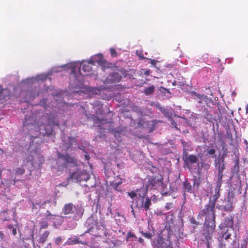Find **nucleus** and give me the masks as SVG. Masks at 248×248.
Instances as JSON below:
<instances>
[{
    "label": "nucleus",
    "instance_id": "obj_1",
    "mask_svg": "<svg viewBox=\"0 0 248 248\" xmlns=\"http://www.w3.org/2000/svg\"><path fill=\"white\" fill-rule=\"evenodd\" d=\"M97 63L101 66L103 70L106 68H109V63L105 60L101 54L95 55L93 59H91L88 63L81 64L79 68V73L83 76L89 75L92 71L90 64L95 65Z\"/></svg>",
    "mask_w": 248,
    "mask_h": 248
},
{
    "label": "nucleus",
    "instance_id": "obj_2",
    "mask_svg": "<svg viewBox=\"0 0 248 248\" xmlns=\"http://www.w3.org/2000/svg\"><path fill=\"white\" fill-rule=\"evenodd\" d=\"M64 215H71V217L74 220H77L81 218L83 213V210L81 206H74L72 203L65 204L62 210Z\"/></svg>",
    "mask_w": 248,
    "mask_h": 248
},
{
    "label": "nucleus",
    "instance_id": "obj_3",
    "mask_svg": "<svg viewBox=\"0 0 248 248\" xmlns=\"http://www.w3.org/2000/svg\"><path fill=\"white\" fill-rule=\"evenodd\" d=\"M204 229L203 234L206 239V248H212V235L216 228V221L204 223Z\"/></svg>",
    "mask_w": 248,
    "mask_h": 248
},
{
    "label": "nucleus",
    "instance_id": "obj_4",
    "mask_svg": "<svg viewBox=\"0 0 248 248\" xmlns=\"http://www.w3.org/2000/svg\"><path fill=\"white\" fill-rule=\"evenodd\" d=\"M215 206L208 203L199 213L198 217H204V223L216 221Z\"/></svg>",
    "mask_w": 248,
    "mask_h": 248
},
{
    "label": "nucleus",
    "instance_id": "obj_5",
    "mask_svg": "<svg viewBox=\"0 0 248 248\" xmlns=\"http://www.w3.org/2000/svg\"><path fill=\"white\" fill-rule=\"evenodd\" d=\"M185 155H183V159L184 161V165L190 170L194 169V164H197L198 165L199 158L198 156L195 155H187L186 151L185 152Z\"/></svg>",
    "mask_w": 248,
    "mask_h": 248
},
{
    "label": "nucleus",
    "instance_id": "obj_6",
    "mask_svg": "<svg viewBox=\"0 0 248 248\" xmlns=\"http://www.w3.org/2000/svg\"><path fill=\"white\" fill-rule=\"evenodd\" d=\"M90 177V174L84 170L75 171L70 175V178L75 182L87 181Z\"/></svg>",
    "mask_w": 248,
    "mask_h": 248
},
{
    "label": "nucleus",
    "instance_id": "obj_7",
    "mask_svg": "<svg viewBox=\"0 0 248 248\" xmlns=\"http://www.w3.org/2000/svg\"><path fill=\"white\" fill-rule=\"evenodd\" d=\"M39 127L40 129L37 131V134L36 135H42L43 136H45V135L49 136L52 135L53 130L50 124L46 125L41 122Z\"/></svg>",
    "mask_w": 248,
    "mask_h": 248
},
{
    "label": "nucleus",
    "instance_id": "obj_8",
    "mask_svg": "<svg viewBox=\"0 0 248 248\" xmlns=\"http://www.w3.org/2000/svg\"><path fill=\"white\" fill-rule=\"evenodd\" d=\"M58 157L62 159L64 162V163L68 166H76L77 165V160L75 157H71L68 154L63 155L60 152L58 153Z\"/></svg>",
    "mask_w": 248,
    "mask_h": 248
},
{
    "label": "nucleus",
    "instance_id": "obj_9",
    "mask_svg": "<svg viewBox=\"0 0 248 248\" xmlns=\"http://www.w3.org/2000/svg\"><path fill=\"white\" fill-rule=\"evenodd\" d=\"M121 79L122 76L119 73L113 72L108 75L105 79V82L108 84L118 83Z\"/></svg>",
    "mask_w": 248,
    "mask_h": 248
},
{
    "label": "nucleus",
    "instance_id": "obj_10",
    "mask_svg": "<svg viewBox=\"0 0 248 248\" xmlns=\"http://www.w3.org/2000/svg\"><path fill=\"white\" fill-rule=\"evenodd\" d=\"M86 116L88 119L92 120L93 121L94 123L93 125L94 126L99 127V128L101 129H104L105 128L100 124L103 125V124L108 123V122H106V120L104 119H99L94 114H86Z\"/></svg>",
    "mask_w": 248,
    "mask_h": 248
},
{
    "label": "nucleus",
    "instance_id": "obj_11",
    "mask_svg": "<svg viewBox=\"0 0 248 248\" xmlns=\"http://www.w3.org/2000/svg\"><path fill=\"white\" fill-rule=\"evenodd\" d=\"M225 169V165L223 163L222 164H219L218 167V173L217 176V188H219L222 183V177L223 176V172Z\"/></svg>",
    "mask_w": 248,
    "mask_h": 248
},
{
    "label": "nucleus",
    "instance_id": "obj_12",
    "mask_svg": "<svg viewBox=\"0 0 248 248\" xmlns=\"http://www.w3.org/2000/svg\"><path fill=\"white\" fill-rule=\"evenodd\" d=\"M141 199V203L140 204H137V206H139V208H143L146 211H147L150 209V206L152 204L151 200L149 197L144 198V196H140Z\"/></svg>",
    "mask_w": 248,
    "mask_h": 248
},
{
    "label": "nucleus",
    "instance_id": "obj_13",
    "mask_svg": "<svg viewBox=\"0 0 248 248\" xmlns=\"http://www.w3.org/2000/svg\"><path fill=\"white\" fill-rule=\"evenodd\" d=\"M148 182L146 185L147 188H155L159 186L160 184L161 183V181L160 179H156L154 176H148Z\"/></svg>",
    "mask_w": 248,
    "mask_h": 248
},
{
    "label": "nucleus",
    "instance_id": "obj_14",
    "mask_svg": "<svg viewBox=\"0 0 248 248\" xmlns=\"http://www.w3.org/2000/svg\"><path fill=\"white\" fill-rule=\"evenodd\" d=\"M156 124V122L155 120L148 121L146 122L143 121L142 122L140 121L138 125L139 126H140L141 125L142 127H144V126H145L147 128L149 129V132H151L154 130L155 126Z\"/></svg>",
    "mask_w": 248,
    "mask_h": 248
},
{
    "label": "nucleus",
    "instance_id": "obj_15",
    "mask_svg": "<svg viewBox=\"0 0 248 248\" xmlns=\"http://www.w3.org/2000/svg\"><path fill=\"white\" fill-rule=\"evenodd\" d=\"M10 92L7 89H2L0 86V103H3L4 100L9 99Z\"/></svg>",
    "mask_w": 248,
    "mask_h": 248
},
{
    "label": "nucleus",
    "instance_id": "obj_16",
    "mask_svg": "<svg viewBox=\"0 0 248 248\" xmlns=\"http://www.w3.org/2000/svg\"><path fill=\"white\" fill-rule=\"evenodd\" d=\"M41 122L42 121L38 122L37 123H35L31 125V128L30 129V132L31 133L34 134V136H32L33 138H37L39 136L36 135V134H37V131L40 129L39 127Z\"/></svg>",
    "mask_w": 248,
    "mask_h": 248
},
{
    "label": "nucleus",
    "instance_id": "obj_17",
    "mask_svg": "<svg viewBox=\"0 0 248 248\" xmlns=\"http://www.w3.org/2000/svg\"><path fill=\"white\" fill-rule=\"evenodd\" d=\"M93 108L97 114H103V104L99 101H96L93 103Z\"/></svg>",
    "mask_w": 248,
    "mask_h": 248
},
{
    "label": "nucleus",
    "instance_id": "obj_18",
    "mask_svg": "<svg viewBox=\"0 0 248 248\" xmlns=\"http://www.w3.org/2000/svg\"><path fill=\"white\" fill-rule=\"evenodd\" d=\"M66 243L68 245H71L76 244H87V242L80 241L78 238L75 237L68 238Z\"/></svg>",
    "mask_w": 248,
    "mask_h": 248
},
{
    "label": "nucleus",
    "instance_id": "obj_19",
    "mask_svg": "<svg viewBox=\"0 0 248 248\" xmlns=\"http://www.w3.org/2000/svg\"><path fill=\"white\" fill-rule=\"evenodd\" d=\"M232 199L230 198H228L226 203L221 206V209L225 211H231L232 209Z\"/></svg>",
    "mask_w": 248,
    "mask_h": 248
},
{
    "label": "nucleus",
    "instance_id": "obj_20",
    "mask_svg": "<svg viewBox=\"0 0 248 248\" xmlns=\"http://www.w3.org/2000/svg\"><path fill=\"white\" fill-rule=\"evenodd\" d=\"M239 157H236L234 160V164L232 168V171L233 173H237L239 171Z\"/></svg>",
    "mask_w": 248,
    "mask_h": 248
},
{
    "label": "nucleus",
    "instance_id": "obj_21",
    "mask_svg": "<svg viewBox=\"0 0 248 248\" xmlns=\"http://www.w3.org/2000/svg\"><path fill=\"white\" fill-rule=\"evenodd\" d=\"M49 235V232L48 231H46L40 236L39 240H38L39 243H41V244L44 243L47 240V238L48 237Z\"/></svg>",
    "mask_w": 248,
    "mask_h": 248
},
{
    "label": "nucleus",
    "instance_id": "obj_22",
    "mask_svg": "<svg viewBox=\"0 0 248 248\" xmlns=\"http://www.w3.org/2000/svg\"><path fill=\"white\" fill-rule=\"evenodd\" d=\"M73 145H78L77 140L74 137H69L68 141L67 143V148H71Z\"/></svg>",
    "mask_w": 248,
    "mask_h": 248
},
{
    "label": "nucleus",
    "instance_id": "obj_23",
    "mask_svg": "<svg viewBox=\"0 0 248 248\" xmlns=\"http://www.w3.org/2000/svg\"><path fill=\"white\" fill-rule=\"evenodd\" d=\"M185 192H187L191 193L192 192V186L189 182L185 181L183 184Z\"/></svg>",
    "mask_w": 248,
    "mask_h": 248
},
{
    "label": "nucleus",
    "instance_id": "obj_24",
    "mask_svg": "<svg viewBox=\"0 0 248 248\" xmlns=\"http://www.w3.org/2000/svg\"><path fill=\"white\" fill-rule=\"evenodd\" d=\"M155 87L152 85L149 87L145 88L144 90V93L146 95H149L153 93L155 91Z\"/></svg>",
    "mask_w": 248,
    "mask_h": 248
},
{
    "label": "nucleus",
    "instance_id": "obj_25",
    "mask_svg": "<svg viewBox=\"0 0 248 248\" xmlns=\"http://www.w3.org/2000/svg\"><path fill=\"white\" fill-rule=\"evenodd\" d=\"M219 194H215L214 195H213L212 199H210L208 203L215 206Z\"/></svg>",
    "mask_w": 248,
    "mask_h": 248
},
{
    "label": "nucleus",
    "instance_id": "obj_26",
    "mask_svg": "<svg viewBox=\"0 0 248 248\" xmlns=\"http://www.w3.org/2000/svg\"><path fill=\"white\" fill-rule=\"evenodd\" d=\"M204 118L208 122H212V115L209 113L208 111L206 110L204 114Z\"/></svg>",
    "mask_w": 248,
    "mask_h": 248
},
{
    "label": "nucleus",
    "instance_id": "obj_27",
    "mask_svg": "<svg viewBox=\"0 0 248 248\" xmlns=\"http://www.w3.org/2000/svg\"><path fill=\"white\" fill-rule=\"evenodd\" d=\"M207 153L208 155H212V157L214 158L215 157L214 155L216 153V150L213 147L211 148H209L207 149Z\"/></svg>",
    "mask_w": 248,
    "mask_h": 248
},
{
    "label": "nucleus",
    "instance_id": "obj_28",
    "mask_svg": "<svg viewBox=\"0 0 248 248\" xmlns=\"http://www.w3.org/2000/svg\"><path fill=\"white\" fill-rule=\"evenodd\" d=\"M111 186L114 190L119 192L122 191V189L119 187V186L117 183H115V182L111 183Z\"/></svg>",
    "mask_w": 248,
    "mask_h": 248
},
{
    "label": "nucleus",
    "instance_id": "obj_29",
    "mask_svg": "<svg viewBox=\"0 0 248 248\" xmlns=\"http://www.w3.org/2000/svg\"><path fill=\"white\" fill-rule=\"evenodd\" d=\"M25 173V169L23 168H18L16 171V175H22Z\"/></svg>",
    "mask_w": 248,
    "mask_h": 248
},
{
    "label": "nucleus",
    "instance_id": "obj_30",
    "mask_svg": "<svg viewBox=\"0 0 248 248\" xmlns=\"http://www.w3.org/2000/svg\"><path fill=\"white\" fill-rule=\"evenodd\" d=\"M40 228L42 229H46L48 227V223L46 221H42L40 223Z\"/></svg>",
    "mask_w": 248,
    "mask_h": 248
},
{
    "label": "nucleus",
    "instance_id": "obj_31",
    "mask_svg": "<svg viewBox=\"0 0 248 248\" xmlns=\"http://www.w3.org/2000/svg\"><path fill=\"white\" fill-rule=\"evenodd\" d=\"M173 207V204L172 202H167L166 203V205L165 206V209L166 210H169L172 208Z\"/></svg>",
    "mask_w": 248,
    "mask_h": 248
},
{
    "label": "nucleus",
    "instance_id": "obj_32",
    "mask_svg": "<svg viewBox=\"0 0 248 248\" xmlns=\"http://www.w3.org/2000/svg\"><path fill=\"white\" fill-rule=\"evenodd\" d=\"M127 194L132 199H134L136 197L137 195V193L134 191L128 192Z\"/></svg>",
    "mask_w": 248,
    "mask_h": 248
},
{
    "label": "nucleus",
    "instance_id": "obj_33",
    "mask_svg": "<svg viewBox=\"0 0 248 248\" xmlns=\"http://www.w3.org/2000/svg\"><path fill=\"white\" fill-rule=\"evenodd\" d=\"M109 50H110V54H111V56H112L113 57H117V53L115 48H110Z\"/></svg>",
    "mask_w": 248,
    "mask_h": 248
},
{
    "label": "nucleus",
    "instance_id": "obj_34",
    "mask_svg": "<svg viewBox=\"0 0 248 248\" xmlns=\"http://www.w3.org/2000/svg\"><path fill=\"white\" fill-rule=\"evenodd\" d=\"M141 233L144 237L148 239L151 238L153 235L152 234L149 232H141Z\"/></svg>",
    "mask_w": 248,
    "mask_h": 248
},
{
    "label": "nucleus",
    "instance_id": "obj_35",
    "mask_svg": "<svg viewBox=\"0 0 248 248\" xmlns=\"http://www.w3.org/2000/svg\"><path fill=\"white\" fill-rule=\"evenodd\" d=\"M231 235V233L227 231L225 232L224 234L222 235V237L225 239L227 240L230 237Z\"/></svg>",
    "mask_w": 248,
    "mask_h": 248
},
{
    "label": "nucleus",
    "instance_id": "obj_36",
    "mask_svg": "<svg viewBox=\"0 0 248 248\" xmlns=\"http://www.w3.org/2000/svg\"><path fill=\"white\" fill-rule=\"evenodd\" d=\"M62 238L61 237H58L55 239V243L57 245H59L62 241Z\"/></svg>",
    "mask_w": 248,
    "mask_h": 248
},
{
    "label": "nucleus",
    "instance_id": "obj_37",
    "mask_svg": "<svg viewBox=\"0 0 248 248\" xmlns=\"http://www.w3.org/2000/svg\"><path fill=\"white\" fill-rule=\"evenodd\" d=\"M142 71L144 72V74L147 76L150 75L151 74V71L149 69H142Z\"/></svg>",
    "mask_w": 248,
    "mask_h": 248
},
{
    "label": "nucleus",
    "instance_id": "obj_38",
    "mask_svg": "<svg viewBox=\"0 0 248 248\" xmlns=\"http://www.w3.org/2000/svg\"><path fill=\"white\" fill-rule=\"evenodd\" d=\"M12 233L14 235H16L17 233L16 229V228H13L12 229Z\"/></svg>",
    "mask_w": 248,
    "mask_h": 248
},
{
    "label": "nucleus",
    "instance_id": "obj_39",
    "mask_svg": "<svg viewBox=\"0 0 248 248\" xmlns=\"http://www.w3.org/2000/svg\"><path fill=\"white\" fill-rule=\"evenodd\" d=\"M156 61L155 60H151V64L155 65L156 63Z\"/></svg>",
    "mask_w": 248,
    "mask_h": 248
},
{
    "label": "nucleus",
    "instance_id": "obj_40",
    "mask_svg": "<svg viewBox=\"0 0 248 248\" xmlns=\"http://www.w3.org/2000/svg\"><path fill=\"white\" fill-rule=\"evenodd\" d=\"M161 194H162V196H167L168 195H169V193L168 192H162Z\"/></svg>",
    "mask_w": 248,
    "mask_h": 248
},
{
    "label": "nucleus",
    "instance_id": "obj_41",
    "mask_svg": "<svg viewBox=\"0 0 248 248\" xmlns=\"http://www.w3.org/2000/svg\"><path fill=\"white\" fill-rule=\"evenodd\" d=\"M134 236V234H133L132 233H131V232H128L127 233V236L128 238H130V237H133Z\"/></svg>",
    "mask_w": 248,
    "mask_h": 248
},
{
    "label": "nucleus",
    "instance_id": "obj_42",
    "mask_svg": "<svg viewBox=\"0 0 248 248\" xmlns=\"http://www.w3.org/2000/svg\"><path fill=\"white\" fill-rule=\"evenodd\" d=\"M30 124L28 123V120H25V121L24 122V125L27 126L28 125H29Z\"/></svg>",
    "mask_w": 248,
    "mask_h": 248
},
{
    "label": "nucleus",
    "instance_id": "obj_43",
    "mask_svg": "<svg viewBox=\"0 0 248 248\" xmlns=\"http://www.w3.org/2000/svg\"><path fill=\"white\" fill-rule=\"evenodd\" d=\"M3 237H4V234L3 233L0 231V238L2 240L3 239Z\"/></svg>",
    "mask_w": 248,
    "mask_h": 248
},
{
    "label": "nucleus",
    "instance_id": "obj_44",
    "mask_svg": "<svg viewBox=\"0 0 248 248\" xmlns=\"http://www.w3.org/2000/svg\"><path fill=\"white\" fill-rule=\"evenodd\" d=\"M191 223L197 224L196 221L194 219H192L191 220Z\"/></svg>",
    "mask_w": 248,
    "mask_h": 248
},
{
    "label": "nucleus",
    "instance_id": "obj_45",
    "mask_svg": "<svg viewBox=\"0 0 248 248\" xmlns=\"http://www.w3.org/2000/svg\"><path fill=\"white\" fill-rule=\"evenodd\" d=\"M139 242L141 243H142L143 242V239L142 238H140L139 239Z\"/></svg>",
    "mask_w": 248,
    "mask_h": 248
},
{
    "label": "nucleus",
    "instance_id": "obj_46",
    "mask_svg": "<svg viewBox=\"0 0 248 248\" xmlns=\"http://www.w3.org/2000/svg\"><path fill=\"white\" fill-rule=\"evenodd\" d=\"M246 113H248V104H247L246 108Z\"/></svg>",
    "mask_w": 248,
    "mask_h": 248
},
{
    "label": "nucleus",
    "instance_id": "obj_47",
    "mask_svg": "<svg viewBox=\"0 0 248 248\" xmlns=\"http://www.w3.org/2000/svg\"><path fill=\"white\" fill-rule=\"evenodd\" d=\"M115 183H117L119 186L121 184H122V181L121 180H120V181H119L118 182H116Z\"/></svg>",
    "mask_w": 248,
    "mask_h": 248
},
{
    "label": "nucleus",
    "instance_id": "obj_48",
    "mask_svg": "<svg viewBox=\"0 0 248 248\" xmlns=\"http://www.w3.org/2000/svg\"><path fill=\"white\" fill-rule=\"evenodd\" d=\"M134 109L135 111H138V110H139V109H140V108H138V107H136L134 108Z\"/></svg>",
    "mask_w": 248,
    "mask_h": 248
},
{
    "label": "nucleus",
    "instance_id": "obj_49",
    "mask_svg": "<svg viewBox=\"0 0 248 248\" xmlns=\"http://www.w3.org/2000/svg\"><path fill=\"white\" fill-rule=\"evenodd\" d=\"M171 123H172V124L173 125H174V126H175V125H177V124H176V123L174 121H172V122Z\"/></svg>",
    "mask_w": 248,
    "mask_h": 248
},
{
    "label": "nucleus",
    "instance_id": "obj_50",
    "mask_svg": "<svg viewBox=\"0 0 248 248\" xmlns=\"http://www.w3.org/2000/svg\"><path fill=\"white\" fill-rule=\"evenodd\" d=\"M244 143L246 144L247 146L248 145V142L246 140H244Z\"/></svg>",
    "mask_w": 248,
    "mask_h": 248
},
{
    "label": "nucleus",
    "instance_id": "obj_51",
    "mask_svg": "<svg viewBox=\"0 0 248 248\" xmlns=\"http://www.w3.org/2000/svg\"><path fill=\"white\" fill-rule=\"evenodd\" d=\"M91 230V228H90L87 231H86L85 233L90 232Z\"/></svg>",
    "mask_w": 248,
    "mask_h": 248
},
{
    "label": "nucleus",
    "instance_id": "obj_52",
    "mask_svg": "<svg viewBox=\"0 0 248 248\" xmlns=\"http://www.w3.org/2000/svg\"><path fill=\"white\" fill-rule=\"evenodd\" d=\"M91 221H93V219L92 218H89L88 220V221H89V222H91Z\"/></svg>",
    "mask_w": 248,
    "mask_h": 248
},
{
    "label": "nucleus",
    "instance_id": "obj_53",
    "mask_svg": "<svg viewBox=\"0 0 248 248\" xmlns=\"http://www.w3.org/2000/svg\"><path fill=\"white\" fill-rule=\"evenodd\" d=\"M246 150L247 152H248V145L247 146Z\"/></svg>",
    "mask_w": 248,
    "mask_h": 248
},
{
    "label": "nucleus",
    "instance_id": "obj_54",
    "mask_svg": "<svg viewBox=\"0 0 248 248\" xmlns=\"http://www.w3.org/2000/svg\"><path fill=\"white\" fill-rule=\"evenodd\" d=\"M131 208H132V211H132V212H133V213L134 214V210H133V208H132V206H131Z\"/></svg>",
    "mask_w": 248,
    "mask_h": 248
},
{
    "label": "nucleus",
    "instance_id": "obj_55",
    "mask_svg": "<svg viewBox=\"0 0 248 248\" xmlns=\"http://www.w3.org/2000/svg\"><path fill=\"white\" fill-rule=\"evenodd\" d=\"M47 212L48 213V215H50V213L49 212V211H47Z\"/></svg>",
    "mask_w": 248,
    "mask_h": 248
},
{
    "label": "nucleus",
    "instance_id": "obj_56",
    "mask_svg": "<svg viewBox=\"0 0 248 248\" xmlns=\"http://www.w3.org/2000/svg\"><path fill=\"white\" fill-rule=\"evenodd\" d=\"M41 119L42 120V121H43L44 119L42 117L41 118Z\"/></svg>",
    "mask_w": 248,
    "mask_h": 248
},
{
    "label": "nucleus",
    "instance_id": "obj_57",
    "mask_svg": "<svg viewBox=\"0 0 248 248\" xmlns=\"http://www.w3.org/2000/svg\"><path fill=\"white\" fill-rule=\"evenodd\" d=\"M195 180H194V184H193V185H195Z\"/></svg>",
    "mask_w": 248,
    "mask_h": 248
}]
</instances>
